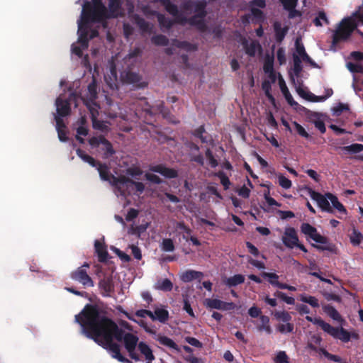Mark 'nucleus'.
<instances>
[{
	"instance_id": "obj_59",
	"label": "nucleus",
	"mask_w": 363,
	"mask_h": 363,
	"mask_svg": "<svg viewBox=\"0 0 363 363\" xmlns=\"http://www.w3.org/2000/svg\"><path fill=\"white\" fill-rule=\"evenodd\" d=\"M249 315L252 318H257L261 313V310L257 306H252L248 311Z\"/></svg>"
},
{
	"instance_id": "obj_47",
	"label": "nucleus",
	"mask_w": 363,
	"mask_h": 363,
	"mask_svg": "<svg viewBox=\"0 0 363 363\" xmlns=\"http://www.w3.org/2000/svg\"><path fill=\"white\" fill-rule=\"evenodd\" d=\"M323 23L328 24V21L325 14L323 12H320L318 16L314 19V23L317 26H320Z\"/></svg>"
},
{
	"instance_id": "obj_44",
	"label": "nucleus",
	"mask_w": 363,
	"mask_h": 363,
	"mask_svg": "<svg viewBox=\"0 0 363 363\" xmlns=\"http://www.w3.org/2000/svg\"><path fill=\"white\" fill-rule=\"evenodd\" d=\"M348 109L349 108L347 104H339L332 108V111L333 115L338 116L341 114L342 111H347Z\"/></svg>"
},
{
	"instance_id": "obj_54",
	"label": "nucleus",
	"mask_w": 363,
	"mask_h": 363,
	"mask_svg": "<svg viewBox=\"0 0 363 363\" xmlns=\"http://www.w3.org/2000/svg\"><path fill=\"white\" fill-rule=\"evenodd\" d=\"M206 156L207 157V160L208 161V164L209 165H211V167H215L217 166L218 164V162L216 161V160H215L211 152V151L209 150H208L206 152Z\"/></svg>"
},
{
	"instance_id": "obj_37",
	"label": "nucleus",
	"mask_w": 363,
	"mask_h": 363,
	"mask_svg": "<svg viewBox=\"0 0 363 363\" xmlns=\"http://www.w3.org/2000/svg\"><path fill=\"white\" fill-rule=\"evenodd\" d=\"M159 342L164 346H167L170 348L177 349L176 343L170 338L166 336H160L157 338Z\"/></svg>"
},
{
	"instance_id": "obj_58",
	"label": "nucleus",
	"mask_w": 363,
	"mask_h": 363,
	"mask_svg": "<svg viewBox=\"0 0 363 363\" xmlns=\"http://www.w3.org/2000/svg\"><path fill=\"white\" fill-rule=\"evenodd\" d=\"M320 352H321V354H323L325 357H326L329 359H331L335 362H341L340 357H339L338 356H336V355L330 354L325 350H320Z\"/></svg>"
},
{
	"instance_id": "obj_24",
	"label": "nucleus",
	"mask_w": 363,
	"mask_h": 363,
	"mask_svg": "<svg viewBox=\"0 0 363 363\" xmlns=\"http://www.w3.org/2000/svg\"><path fill=\"white\" fill-rule=\"evenodd\" d=\"M81 121V125L79 126L77 129V140H79V143H83L84 139L82 138V136H86L88 134V130L86 127L84 125L85 123V118L84 116L81 117L80 119Z\"/></svg>"
},
{
	"instance_id": "obj_31",
	"label": "nucleus",
	"mask_w": 363,
	"mask_h": 363,
	"mask_svg": "<svg viewBox=\"0 0 363 363\" xmlns=\"http://www.w3.org/2000/svg\"><path fill=\"white\" fill-rule=\"evenodd\" d=\"M277 178L278 179L279 185L285 189H289L292 186V182L288 178H286L284 174L281 173H277L276 174Z\"/></svg>"
},
{
	"instance_id": "obj_52",
	"label": "nucleus",
	"mask_w": 363,
	"mask_h": 363,
	"mask_svg": "<svg viewBox=\"0 0 363 363\" xmlns=\"http://www.w3.org/2000/svg\"><path fill=\"white\" fill-rule=\"evenodd\" d=\"M179 228L182 231L183 233V238L185 240H189V236L191 234V230L185 226L184 224L179 223Z\"/></svg>"
},
{
	"instance_id": "obj_50",
	"label": "nucleus",
	"mask_w": 363,
	"mask_h": 363,
	"mask_svg": "<svg viewBox=\"0 0 363 363\" xmlns=\"http://www.w3.org/2000/svg\"><path fill=\"white\" fill-rule=\"evenodd\" d=\"M152 41L156 45H166L167 39L164 35H160L155 36L152 38Z\"/></svg>"
},
{
	"instance_id": "obj_32",
	"label": "nucleus",
	"mask_w": 363,
	"mask_h": 363,
	"mask_svg": "<svg viewBox=\"0 0 363 363\" xmlns=\"http://www.w3.org/2000/svg\"><path fill=\"white\" fill-rule=\"evenodd\" d=\"M150 223L147 221L142 223L138 226H133L132 225L131 228L129 230V233L132 234H136L138 235H140L143 233L145 232L147 228L149 227Z\"/></svg>"
},
{
	"instance_id": "obj_15",
	"label": "nucleus",
	"mask_w": 363,
	"mask_h": 363,
	"mask_svg": "<svg viewBox=\"0 0 363 363\" xmlns=\"http://www.w3.org/2000/svg\"><path fill=\"white\" fill-rule=\"evenodd\" d=\"M104 79L106 84L111 89H114L117 86V74L116 67L113 63L110 64L108 72L105 74Z\"/></svg>"
},
{
	"instance_id": "obj_19",
	"label": "nucleus",
	"mask_w": 363,
	"mask_h": 363,
	"mask_svg": "<svg viewBox=\"0 0 363 363\" xmlns=\"http://www.w3.org/2000/svg\"><path fill=\"white\" fill-rule=\"evenodd\" d=\"M169 318V312L164 307H156L153 312L152 320L165 323Z\"/></svg>"
},
{
	"instance_id": "obj_17",
	"label": "nucleus",
	"mask_w": 363,
	"mask_h": 363,
	"mask_svg": "<svg viewBox=\"0 0 363 363\" xmlns=\"http://www.w3.org/2000/svg\"><path fill=\"white\" fill-rule=\"evenodd\" d=\"M99 288L105 296H111L113 291V281L110 278H104L99 282Z\"/></svg>"
},
{
	"instance_id": "obj_13",
	"label": "nucleus",
	"mask_w": 363,
	"mask_h": 363,
	"mask_svg": "<svg viewBox=\"0 0 363 363\" xmlns=\"http://www.w3.org/2000/svg\"><path fill=\"white\" fill-rule=\"evenodd\" d=\"M241 43L245 53L250 57H255L260 55L262 51L261 45L255 40L242 38Z\"/></svg>"
},
{
	"instance_id": "obj_20",
	"label": "nucleus",
	"mask_w": 363,
	"mask_h": 363,
	"mask_svg": "<svg viewBox=\"0 0 363 363\" xmlns=\"http://www.w3.org/2000/svg\"><path fill=\"white\" fill-rule=\"evenodd\" d=\"M154 172L160 173L165 177L173 178L177 176V172L172 169H168L162 165H156L151 168Z\"/></svg>"
},
{
	"instance_id": "obj_16",
	"label": "nucleus",
	"mask_w": 363,
	"mask_h": 363,
	"mask_svg": "<svg viewBox=\"0 0 363 363\" xmlns=\"http://www.w3.org/2000/svg\"><path fill=\"white\" fill-rule=\"evenodd\" d=\"M339 150L341 155L347 156L362 152L363 150V145L354 143L347 146L340 147Z\"/></svg>"
},
{
	"instance_id": "obj_14",
	"label": "nucleus",
	"mask_w": 363,
	"mask_h": 363,
	"mask_svg": "<svg viewBox=\"0 0 363 363\" xmlns=\"http://www.w3.org/2000/svg\"><path fill=\"white\" fill-rule=\"evenodd\" d=\"M84 267L88 268L89 265L88 264H85L82 266V267L78 268L72 275L73 279L80 282L85 286H93L94 283L90 278V277L87 274L85 269H83Z\"/></svg>"
},
{
	"instance_id": "obj_21",
	"label": "nucleus",
	"mask_w": 363,
	"mask_h": 363,
	"mask_svg": "<svg viewBox=\"0 0 363 363\" xmlns=\"http://www.w3.org/2000/svg\"><path fill=\"white\" fill-rule=\"evenodd\" d=\"M333 94V91L331 89H326L325 90V94L323 96H315L313 94H307L306 96L308 100L313 102H323L325 101L327 99L330 97Z\"/></svg>"
},
{
	"instance_id": "obj_18",
	"label": "nucleus",
	"mask_w": 363,
	"mask_h": 363,
	"mask_svg": "<svg viewBox=\"0 0 363 363\" xmlns=\"http://www.w3.org/2000/svg\"><path fill=\"white\" fill-rule=\"evenodd\" d=\"M94 247H95V251L99 257V260L100 262L106 261L108 257V252H107L106 247L104 244L103 240H96Z\"/></svg>"
},
{
	"instance_id": "obj_38",
	"label": "nucleus",
	"mask_w": 363,
	"mask_h": 363,
	"mask_svg": "<svg viewBox=\"0 0 363 363\" xmlns=\"http://www.w3.org/2000/svg\"><path fill=\"white\" fill-rule=\"evenodd\" d=\"M264 71L270 78H272L273 81L275 80V76L273 70V62L272 60H269L265 62L264 65Z\"/></svg>"
},
{
	"instance_id": "obj_34",
	"label": "nucleus",
	"mask_w": 363,
	"mask_h": 363,
	"mask_svg": "<svg viewBox=\"0 0 363 363\" xmlns=\"http://www.w3.org/2000/svg\"><path fill=\"white\" fill-rule=\"evenodd\" d=\"M299 298L302 302L307 303L312 307L316 308L319 306L318 300L314 296L301 294L300 295Z\"/></svg>"
},
{
	"instance_id": "obj_4",
	"label": "nucleus",
	"mask_w": 363,
	"mask_h": 363,
	"mask_svg": "<svg viewBox=\"0 0 363 363\" xmlns=\"http://www.w3.org/2000/svg\"><path fill=\"white\" fill-rule=\"evenodd\" d=\"M301 191H305L313 200L315 201L322 211L331 213L333 211V209H335L340 213H347L345 208L334 194L327 193L323 195L308 187H304Z\"/></svg>"
},
{
	"instance_id": "obj_36",
	"label": "nucleus",
	"mask_w": 363,
	"mask_h": 363,
	"mask_svg": "<svg viewBox=\"0 0 363 363\" xmlns=\"http://www.w3.org/2000/svg\"><path fill=\"white\" fill-rule=\"evenodd\" d=\"M272 314L277 320L282 321L283 323H289L291 319L290 314L284 311H275Z\"/></svg>"
},
{
	"instance_id": "obj_39",
	"label": "nucleus",
	"mask_w": 363,
	"mask_h": 363,
	"mask_svg": "<svg viewBox=\"0 0 363 363\" xmlns=\"http://www.w3.org/2000/svg\"><path fill=\"white\" fill-rule=\"evenodd\" d=\"M161 249L164 252H172L174 250L173 241L171 239H164L161 243Z\"/></svg>"
},
{
	"instance_id": "obj_45",
	"label": "nucleus",
	"mask_w": 363,
	"mask_h": 363,
	"mask_svg": "<svg viewBox=\"0 0 363 363\" xmlns=\"http://www.w3.org/2000/svg\"><path fill=\"white\" fill-rule=\"evenodd\" d=\"M335 338L340 339L344 342H348L350 339V333L343 328H339Z\"/></svg>"
},
{
	"instance_id": "obj_62",
	"label": "nucleus",
	"mask_w": 363,
	"mask_h": 363,
	"mask_svg": "<svg viewBox=\"0 0 363 363\" xmlns=\"http://www.w3.org/2000/svg\"><path fill=\"white\" fill-rule=\"evenodd\" d=\"M279 296L284 301H285L288 304L292 305L294 304L295 303V300L293 297L288 296L283 293H280Z\"/></svg>"
},
{
	"instance_id": "obj_33",
	"label": "nucleus",
	"mask_w": 363,
	"mask_h": 363,
	"mask_svg": "<svg viewBox=\"0 0 363 363\" xmlns=\"http://www.w3.org/2000/svg\"><path fill=\"white\" fill-rule=\"evenodd\" d=\"M173 45L181 50L185 51H194L196 49L194 45L178 40H174Z\"/></svg>"
},
{
	"instance_id": "obj_8",
	"label": "nucleus",
	"mask_w": 363,
	"mask_h": 363,
	"mask_svg": "<svg viewBox=\"0 0 363 363\" xmlns=\"http://www.w3.org/2000/svg\"><path fill=\"white\" fill-rule=\"evenodd\" d=\"M301 232L307 237L311 238L318 245H313L315 247L320 250H328L326 246L328 244V239L318 233L316 228L313 227L308 223H303L301 226Z\"/></svg>"
},
{
	"instance_id": "obj_43",
	"label": "nucleus",
	"mask_w": 363,
	"mask_h": 363,
	"mask_svg": "<svg viewBox=\"0 0 363 363\" xmlns=\"http://www.w3.org/2000/svg\"><path fill=\"white\" fill-rule=\"evenodd\" d=\"M274 363H289V357L286 352L279 351L274 357Z\"/></svg>"
},
{
	"instance_id": "obj_27",
	"label": "nucleus",
	"mask_w": 363,
	"mask_h": 363,
	"mask_svg": "<svg viewBox=\"0 0 363 363\" xmlns=\"http://www.w3.org/2000/svg\"><path fill=\"white\" fill-rule=\"evenodd\" d=\"M244 281L245 278L242 275L236 274L234 275L233 277L226 278L224 280V283L229 286H233L242 284V282H244Z\"/></svg>"
},
{
	"instance_id": "obj_12",
	"label": "nucleus",
	"mask_w": 363,
	"mask_h": 363,
	"mask_svg": "<svg viewBox=\"0 0 363 363\" xmlns=\"http://www.w3.org/2000/svg\"><path fill=\"white\" fill-rule=\"evenodd\" d=\"M284 245L289 248H294L299 241L297 233L294 228H286L281 238Z\"/></svg>"
},
{
	"instance_id": "obj_22",
	"label": "nucleus",
	"mask_w": 363,
	"mask_h": 363,
	"mask_svg": "<svg viewBox=\"0 0 363 363\" xmlns=\"http://www.w3.org/2000/svg\"><path fill=\"white\" fill-rule=\"evenodd\" d=\"M298 0H280L285 9L288 10L291 18L298 15V12L294 10Z\"/></svg>"
},
{
	"instance_id": "obj_42",
	"label": "nucleus",
	"mask_w": 363,
	"mask_h": 363,
	"mask_svg": "<svg viewBox=\"0 0 363 363\" xmlns=\"http://www.w3.org/2000/svg\"><path fill=\"white\" fill-rule=\"evenodd\" d=\"M277 330L281 333H289L293 331L294 325L290 323H284L278 325Z\"/></svg>"
},
{
	"instance_id": "obj_3",
	"label": "nucleus",
	"mask_w": 363,
	"mask_h": 363,
	"mask_svg": "<svg viewBox=\"0 0 363 363\" xmlns=\"http://www.w3.org/2000/svg\"><path fill=\"white\" fill-rule=\"evenodd\" d=\"M165 9L172 16L174 21L181 24L195 26L199 30H204L205 6L206 4H186L179 11L177 7L170 3V0H160Z\"/></svg>"
},
{
	"instance_id": "obj_9",
	"label": "nucleus",
	"mask_w": 363,
	"mask_h": 363,
	"mask_svg": "<svg viewBox=\"0 0 363 363\" xmlns=\"http://www.w3.org/2000/svg\"><path fill=\"white\" fill-rule=\"evenodd\" d=\"M294 69L296 72L301 69V62L302 61L309 63L312 65H315V63L312 61L310 57L307 55L305 51L303 45L300 43L299 39L296 40V52L294 55Z\"/></svg>"
},
{
	"instance_id": "obj_11",
	"label": "nucleus",
	"mask_w": 363,
	"mask_h": 363,
	"mask_svg": "<svg viewBox=\"0 0 363 363\" xmlns=\"http://www.w3.org/2000/svg\"><path fill=\"white\" fill-rule=\"evenodd\" d=\"M203 304L208 308L222 311H229L235 308L233 303L225 302L218 298H206Z\"/></svg>"
},
{
	"instance_id": "obj_5",
	"label": "nucleus",
	"mask_w": 363,
	"mask_h": 363,
	"mask_svg": "<svg viewBox=\"0 0 363 363\" xmlns=\"http://www.w3.org/2000/svg\"><path fill=\"white\" fill-rule=\"evenodd\" d=\"M74 101L75 106H77V99L74 94H72L69 101L63 100L62 96H60L55 102L57 113L58 116H55L56 129L58 134V138L60 141L65 142L67 140L66 126L63 123L62 119L60 116H65L69 114L70 112V102Z\"/></svg>"
},
{
	"instance_id": "obj_30",
	"label": "nucleus",
	"mask_w": 363,
	"mask_h": 363,
	"mask_svg": "<svg viewBox=\"0 0 363 363\" xmlns=\"http://www.w3.org/2000/svg\"><path fill=\"white\" fill-rule=\"evenodd\" d=\"M324 311L333 320L340 321L341 315L337 311L333 306L328 305L323 307Z\"/></svg>"
},
{
	"instance_id": "obj_29",
	"label": "nucleus",
	"mask_w": 363,
	"mask_h": 363,
	"mask_svg": "<svg viewBox=\"0 0 363 363\" xmlns=\"http://www.w3.org/2000/svg\"><path fill=\"white\" fill-rule=\"evenodd\" d=\"M259 319L261 325L258 327V330L270 334L272 333V328L269 325V318L266 315H261Z\"/></svg>"
},
{
	"instance_id": "obj_40",
	"label": "nucleus",
	"mask_w": 363,
	"mask_h": 363,
	"mask_svg": "<svg viewBox=\"0 0 363 363\" xmlns=\"http://www.w3.org/2000/svg\"><path fill=\"white\" fill-rule=\"evenodd\" d=\"M274 30L276 32V35L278 40H281L286 33V29L285 28H282L281 23L277 22L274 23Z\"/></svg>"
},
{
	"instance_id": "obj_6",
	"label": "nucleus",
	"mask_w": 363,
	"mask_h": 363,
	"mask_svg": "<svg viewBox=\"0 0 363 363\" xmlns=\"http://www.w3.org/2000/svg\"><path fill=\"white\" fill-rule=\"evenodd\" d=\"M88 91L89 99H83V102L86 104L91 112L92 116L93 127L95 129L102 131L106 130L108 129L107 124L103 121L96 120V116L98 115V109L99 108V106L95 102H94V100L96 96V86L94 82L89 85Z\"/></svg>"
},
{
	"instance_id": "obj_35",
	"label": "nucleus",
	"mask_w": 363,
	"mask_h": 363,
	"mask_svg": "<svg viewBox=\"0 0 363 363\" xmlns=\"http://www.w3.org/2000/svg\"><path fill=\"white\" fill-rule=\"evenodd\" d=\"M351 243L354 245H359L363 240L362 234L356 229H353L352 234L350 237Z\"/></svg>"
},
{
	"instance_id": "obj_26",
	"label": "nucleus",
	"mask_w": 363,
	"mask_h": 363,
	"mask_svg": "<svg viewBox=\"0 0 363 363\" xmlns=\"http://www.w3.org/2000/svg\"><path fill=\"white\" fill-rule=\"evenodd\" d=\"M173 284L168 279L158 280L155 284V288L164 291H169L172 289Z\"/></svg>"
},
{
	"instance_id": "obj_2",
	"label": "nucleus",
	"mask_w": 363,
	"mask_h": 363,
	"mask_svg": "<svg viewBox=\"0 0 363 363\" xmlns=\"http://www.w3.org/2000/svg\"><path fill=\"white\" fill-rule=\"evenodd\" d=\"M77 155L85 162L89 163L93 167L97 166V170L102 180L108 181L114 187V193L118 197L121 199L126 198L127 195L131 194H140L144 190V185L141 182H135L129 179H126L124 176L118 178L108 174V169L106 166L102 164H96L94 159L89 155L85 154L83 151L78 149L77 150Z\"/></svg>"
},
{
	"instance_id": "obj_60",
	"label": "nucleus",
	"mask_w": 363,
	"mask_h": 363,
	"mask_svg": "<svg viewBox=\"0 0 363 363\" xmlns=\"http://www.w3.org/2000/svg\"><path fill=\"white\" fill-rule=\"evenodd\" d=\"M267 123L269 126L276 128L277 127V122L271 112L267 116Z\"/></svg>"
},
{
	"instance_id": "obj_61",
	"label": "nucleus",
	"mask_w": 363,
	"mask_h": 363,
	"mask_svg": "<svg viewBox=\"0 0 363 363\" xmlns=\"http://www.w3.org/2000/svg\"><path fill=\"white\" fill-rule=\"evenodd\" d=\"M128 174L133 178L138 179V176L142 174L141 171L138 168H130L128 170Z\"/></svg>"
},
{
	"instance_id": "obj_48",
	"label": "nucleus",
	"mask_w": 363,
	"mask_h": 363,
	"mask_svg": "<svg viewBox=\"0 0 363 363\" xmlns=\"http://www.w3.org/2000/svg\"><path fill=\"white\" fill-rule=\"evenodd\" d=\"M157 19L162 28H169L172 25V21L167 19L164 16L157 14Z\"/></svg>"
},
{
	"instance_id": "obj_53",
	"label": "nucleus",
	"mask_w": 363,
	"mask_h": 363,
	"mask_svg": "<svg viewBox=\"0 0 363 363\" xmlns=\"http://www.w3.org/2000/svg\"><path fill=\"white\" fill-rule=\"evenodd\" d=\"M186 342H187L189 345L196 347H201L202 344L197 339L191 337H185Z\"/></svg>"
},
{
	"instance_id": "obj_7",
	"label": "nucleus",
	"mask_w": 363,
	"mask_h": 363,
	"mask_svg": "<svg viewBox=\"0 0 363 363\" xmlns=\"http://www.w3.org/2000/svg\"><path fill=\"white\" fill-rule=\"evenodd\" d=\"M266 6L265 0H253L250 4V13L242 17L244 24L264 21L263 12L260 10Z\"/></svg>"
},
{
	"instance_id": "obj_10",
	"label": "nucleus",
	"mask_w": 363,
	"mask_h": 363,
	"mask_svg": "<svg viewBox=\"0 0 363 363\" xmlns=\"http://www.w3.org/2000/svg\"><path fill=\"white\" fill-rule=\"evenodd\" d=\"M89 143L92 148L98 147L103 151L105 157L113 153L111 145L102 136L93 137L89 139Z\"/></svg>"
},
{
	"instance_id": "obj_49",
	"label": "nucleus",
	"mask_w": 363,
	"mask_h": 363,
	"mask_svg": "<svg viewBox=\"0 0 363 363\" xmlns=\"http://www.w3.org/2000/svg\"><path fill=\"white\" fill-rule=\"evenodd\" d=\"M293 124H294L296 131L298 133V134H299L301 136H302L305 138H309V134L307 133V131L305 130V128L302 125H301L300 124H298L296 122H294Z\"/></svg>"
},
{
	"instance_id": "obj_23",
	"label": "nucleus",
	"mask_w": 363,
	"mask_h": 363,
	"mask_svg": "<svg viewBox=\"0 0 363 363\" xmlns=\"http://www.w3.org/2000/svg\"><path fill=\"white\" fill-rule=\"evenodd\" d=\"M262 276L267 279L269 284L273 286L280 289V286H281L282 284L279 281V276L277 274L272 272H263L262 273Z\"/></svg>"
},
{
	"instance_id": "obj_46",
	"label": "nucleus",
	"mask_w": 363,
	"mask_h": 363,
	"mask_svg": "<svg viewBox=\"0 0 363 363\" xmlns=\"http://www.w3.org/2000/svg\"><path fill=\"white\" fill-rule=\"evenodd\" d=\"M347 68L353 73L360 72L363 73V66L359 64L348 62L347 64Z\"/></svg>"
},
{
	"instance_id": "obj_56",
	"label": "nucleus",
	"mask_w": 363,
	"mask_h": 363,
	"mask_svg": "<svg viewBox=\"0 0 363 363\" xmlns=\"http://www.w3.org/2000/svg\"><path fill=\"white\" fill-rule=\"evenodd\" d=\"M218 176L220 179V183L223 185L225 189H228L230 184V180L228 178V177H226L223 173H220Z\"/></svg>"
},
{
	"instance_id": "obj_51",
	"label": "nucleus",
	"mask_w": 363,
	"mask_h": 363,
	"mask_svg": "<svg viewBox=\"0 0 363 363\" xmlns=\"http://www.w3.org/2000/svg\"><path fill=\"white\" fill-rule=\"evenodd\" d=\"M250 189L247 186L244 185L238 189V194L243 198H248L250 196Z\"/></svg>"
},
{
	"instance_id": "obj_63",
	"label": "nucleus",
	"mask_w": 363,
	"mask_h": 363,
	"mask_svg": "<svg viewBox=\"0 0 363 363\" xmlns=\"http://www.w3.org/2000/svg\"><path fill=\"white\" fill-rule=\"evenodd\" d=\"M307 174L315 182H318L320 180V175L313 169H307L306 171Z\"/></svg>"
},
{
	"instance_id": "obj_41",
	"label": "nucleus",
	"mask_w": 363,
	"mask_h": 363,
	"mask_svg": "<svg viewBox=\"0 0 363 363\" xmlns=\"http://www.w3.org/2000/svg\"><path fill=\"white\" fill-rule=\"evenodd\" d=\"M322 323V329L326 332L327 333H328L329 335H330L331 336L335 337L336 335H337V331L339 330V328H334L333 326H331L330 324L327 323Z\"/></svg>"
},
{
	"instance_id": "obj_57",
	"label": "nucleus",
	"mask_w": 363,
	"mask_h": 363,
	"mask_svg": "<svg viewBox=\"0 0 363 363\" xmlns=\"http://www.w3.org/2000/svg\"><path fill=\"white\" fill-rule=\"evenodd\" d=\"M138 317L144 318L146 315L149 316L151 319L153 318V312L148 310H139L135 313Z\"/></svg>"
},
{
	"instance_id": "obj_64",
	"label": "nucleus",
	"mask_w": 363,
	"mask_h": 363,
	"mask_svg": "<svg viewBox=\"0 0 363 363\" xmlns=\"http://www.w3.org/2000/svg\"><path fill=\"white\" fill-rule=\"evenodd\" d=\"M145 177L147 180H149L152 182H154V183H160V178L157 175H155L152 173H147L145 174Z\"/></svg>"
},
{
	"instance_id": "obj_25",
	"label": "nucleus",
	"mask_w": 363,
	"mask_h": 363,
	"mask_svg": "<svg viewBox=\"0 0 363 363\" xmlns=\"http://www.w3.org/2000/svg\"><path fill=\"white\" fill-rule=\"evenodd\" d=\"M138 349L140 352L145 357L147 361H152L154 359V355L150 347L145 343L141 342L138 344Z\"/></svg>"
},
{
	"instance_id": "obj_55",
	"label": "nucleus",
	"mask_w": 363,
	"mask_h": 363,
	"mask_svg": "<svg viewBox=\"0 0 363 363\" xmlns=\"http://www.w3.org/2000/svg\"><path fill=\"white\" fill-rule=\"evenodd\" d=\"M277 60L279 62V63L281 65L285 63L286 62V57H285V51L284 49L282 48H279L278 50H277Z\"/></svg>"
},
{
	"instance_id": "obj_28",
	"label": "nucleus",
	"mask_w": 363,
	"mask_h": 363,
	"mask_svg": "<svg viewBox=\"0 0 363 363\" xmlns=\"http://www.w3.org/2000/svg\"><path fill=\"white\" fill-rule=\"evenodd\" d=\"M202 273L196 271H187L182 274L181 278L184 281H190L193 279H201Z\"/></svg>"
},
{
	"instance_id": "obj_1",
	"label": "nucleus",
	"mask_w": 363,
	"mask_h": 363,
	"mask_svg": "<svg viewBox=\"0 0 363 363\" xmlns=\"http://www.w3.org/2000/svg\"><path fill=\"white\" fill-rule=\"evenodd\" d=\"M75 320L82 326V333L108 350L113 358L118 361H124V357L120 353L119 346L113 343V339H116L123 341L125 347L132 359L139 360L135 352L138 337L133 334L122 332L114 322L102 315L96 307L86 305L83 311L75 316Z\"/></svg>"
}]
</instances>
